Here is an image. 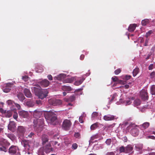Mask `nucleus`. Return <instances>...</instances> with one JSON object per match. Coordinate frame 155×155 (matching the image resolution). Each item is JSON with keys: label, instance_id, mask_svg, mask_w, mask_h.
<instances>
[{"label": "nucleus", "instance_id": "obj_1", "mask_svg": "<svg viewBox=\"0 0 155 155\" xmlns=\"http://www.w3.org/2000/svg\"><path fill=\"white\" fill-rule=\"evenodd\" d=\"M46 112L44 114L45 119L51 124L55 125L57 122L56 114L52 111H46Z\"/></svg>", "mask_w": 155, "mask_h": 155}, {"label": "nucleus", "instance_id": "obj_2", "mask_svg": "<svg viewBox=\"0 0 155 155\" xmlns=\"http://www.w3.org/2000/svg\"><path fill=\"white\" fill-rule=\"evenodd\" d=\"M44 120L43 119L34 120L33 121V126L35 129L37 133L40 132L43 130L44 125Z\"/></svg>", "mask_w": 155, "mask_h": 155}, {"label": "nucleus", "instance_id": "obj_3", "mask_svg": "<svg viewBox=\"0 0 155 155\" xmlns=\"http://www.w3.org/2000/svg\"><path fill=\"white\" fill-rule=\"evenodd\" d=\"M138 127L134 124L131 123L127 127V129L128 132H130L132 135L135 137L138 134L139 131Z\"/></svg>", "mask_w": 155, "mask_h": 155}, {"label": "nucleus", "instance_id": "obj_4", "mask_svg": "<svg viewBox=\"0 0 155 155\" xmlns=\"http://www.w3.org/2000/svg\"><path fill=\"white\" fill-rule=\"evenodd\" d=\"M131 76L128 75H125L122 77V78L124 81H121L120 82V84L122 85L121 86H120L119 87L123 88L126 89H127L129 87V84H130V82L126 81L130 79Z\"/></svg>", "mask_w": 155, "mask_h": 155}, {"label": "nucleus", "instance_id": "obj_5", "mask_svg": "<svg viewBox=\"0 0 155 155\" xmlns=\"http://www.w3.org/2000/svg\"><path fill=\"white\" fill-rule=\"evenodd\" d=\"M133 97H126L125 100H123L121 98H120L119 101H117L116 104L117 105L123 104L124 105L127 106L130 104L132 102V101L134 100Z\"/></svg>", "mask_w": 155, "mask_h": 155}, {"label": "nucleus", "instance_id": "obj_6", "mask_svg": "<svg viewBox=\"0 0 155 155\" xmlns=\"http://www.w3.org/2000/svg\"><path fill=\"white\" fill-rule=\"evenodd\" d=\"M71 124L70 120L67 119L65 120L63 122L62 127L64 130H69L71 127Z\"/></svg>", "mask_w": 155, "mask_h": 155}, {"label": "nucleus", "instance_id": "obj_7", "mask_svg": "<svg viewBox=\"0 0 155 155\" xmlns=\"http://www.w3.org/2000/svg\"><path fill=\"white\" fill-rule=\"evenodd\" d=\"M48 92L47 89L41 90L37 95L38 98L41 99H43L45 98L47 96Z\"/></svg>", "mask_w": 155, "mask_h": 155}, {"label": "nucleus", "instance_id": "obj_8", "mask_svg": "<svg viewBox=\"0 0 155 155\" xmlns=\"http://www.w3.org/2000/svg\"><path fill=\"white\" fill-rule=\"evenodd\" d=\"M40 148H43V151L44 150L47 153H49L53 150V149L52 148L51 146L50 143L45 145H44L42 147Z\"/></svg>", "mask_w": 155, "mask_h": 155}, {"label": "nucleus", "instance_id": "obj_9", "mask_svg": "<svg viewBox=\"0 0 155 155\" xmlns=\"http://www.w3.org/2000/svg\"><path fill=\"white\" fill-rule=\"evenodd\" d=\"M140 94L142 99L143 100H147L148 99V97L147 95V90L142 89L140 92Z\"/></svg>", "mask_w": 155, "mask_h": 155}, {"label": "nucleus", "instance_id": "obj_10", "mask_svg": "<svg viewBox=\"0 0 155 155\" xmlns=\"http://www.w3.org/2000/svg\"><path fill=\"white\" fill-rule=\"evenodd\" d=\"M48 102L54 106L59 105L61 103V101L58 99H50L48 101Z\"/></svg>", "mask_w": 155, "mask_h": 155}, {"label": "nucleus", "instance_id": "obj_11", "mask_svg": "<svg viewBox=\"0 0 155 155\" xmlns=\"http://www.w3.org/2000/svg\"><path fill=\"white\" fill-rule=\"evenodd\" d=\"M26 151H29L30 150V146L29 144V141L28 140H22L21 142Z\"/></svg>", "mask_w": 155, "mask_h": 155}, {"label": "nucleus", "instance_id": "obj_12", "mask_svg": "<svg viewBox=\"0 0 155 155\" xmlns=\"http://www.w3.org/2000/svg\"><path fill=\"white\" fill-rule=\"evenodd\" d=\"M25 128L22 126H19L18 127L17 133L21 136H23L25 131Z\"/></svg>", "mask_w": 155, "mask_h": 155}, {"label": "nucleus", "instance_id": "obj_13", "mask_svg": "<svg viewBox=\"0 0 155 155\" xmlns=\"http://www.w3.org/2000/svg\"><path fill=\"white\" fill-rule=\"evenodd\" d=\"M42 113L41 111L37 109L34 111L33 114L35 118L38 119L42 115Z\"/></svg>", "mask_w": 155, "mask_h": 155}, {"label": "nucleus", "instance_id": "obj_14", "mask_svg": "<svg viewBox=\"0 0 155 155\" xmlns=\"http://www.w3.org/2000/svg\"><path fill=\"white\" fill-rule=\"evenodd\" d=\"M101 114L96 112H93L91 115V119L92 120L95 118L100 120L101 118Z\"/></svg>", "mask_w": 155, "mask_h": 155}, {"label": "nucleus", "instance_id": "obj_15", "mask_svg": "<svg viewBox=\"0 0 155 155\" xmlns=\"http://www.w3.org/2000/svg\"><path fill=\"white\" fill-rule=\"evenodd\" d=\"M18 114L20 117L23 118H27L28 116V112L25 110L19 111Z\"/></svg>", "mask_w": 155, "mask_h": 155}, {"label": "nucleus", "instance_id": "obj_16", "mask_svg": "<svg viewBox=\"0 0 155 155\" xmlns=\"http://www.w3.org/2000/svg\"><path fill=\"white\" fill-rule=\"evenodd\" d=\"M90 73L86 74H84L81 77L78 78V85L81 84L85 79L86 76H88L90 74Z\"/></svg>", "mask_w": 155, "mask_h": 155}, {"label": "nucleus", "instance_id": "obj_17", "mask_svg": "<svg viewBox=\"0 0 155 155\" xmlns=\"http://www.w3.org/2000/svg\"><path fill=\"white\" fill-rule=\"evenodd\" d=\"M49 82L47 79H44L41 81L40 83V84L42 87H48L49 84Z\"/></svg>", "mask_w": 155, "mask_h": 155}, {"label": "nucleus", "instance_id": "obj_18", "mask_svg": "<svg viewBox=\"0 0 155 155\" xmlns=\"http://www.w3.org/2000/svg\"><path fill=\"white\" fill-rule=\"evenodd\" d=\"M18 147L16 146L12 145L9 149V153L11 154H14L16 153Z\"/></svg>", "mask_w": 155, "mask_h": 155}, {"label": "nucleus", "instance_id": "obj_19", "mask_svg": "<svg viewBox=\"0 0 155 155\" xmlns=\"http://www.w3.org/2000/svg\"><path fill=\"white\" fill-rule=\"evenodd\" d=\"M16 127L15 123L14 121H10L8 126V129L13 131Z\"/></svg>", "mask_w": 155, "mask_h": 155}, {"label": "nucleus", "instance_id": "obj_20", "mask_svg": "<svg viewBox=\"0 0 155 155\" xmlns=\"http://www.w3.org/2000/svg\"><path fill=\"white\" fill-rule=\"evenodd\" d=\"M104 119L106 121L112 120L115 119V116L110 114H107L104 116Z\"/></svg>", "mask_w": 155, "mask_h": 155}, {"label": "nucleus", "instance_id": "obj_21", "mask_svg": "<svg viewBox=\"0 0 155 155\" xmlns=\"http://www.w3.org/2000/svg\"><path fill=\"white\" fill-rule=\"evenodd\" d=\"M0 145L5 147H8L10 145V143L8 142L5 139H2L0 140Z\"/></svg>", "mask_w": 155, "mask_h": 155}, {"label": "nucleus", "instance_id": "obj_22", "mask_svg": "<svg viewBox=\"0 0 155 155\" xmlns=\"http://www.w3.org/2000/svg\"><path fill=\"white\" fill-rule=\"evenodd\" d=\"M41 140L42 141V144L43 145L48 140V137L46 134H43L41 137Z\"/></svg>", "mask_w": 155, "mask_h": 155}, {"label": "nucleus", "instance_id": "obj_23", "mask_svg": "<svg viewBox=\"0 0 155 155\" xmlns=\"http://www.w3.org/2000/svg\"><path fill=\"white\" fill-rule=\"evenodd\" d=\"M135 148L136 151L140 152L142 150L143 145L142 144H134Z\"/></svg>", "mask_w": 155, "mask_h": 155}, {"label": "nucleus", "instance_id": "obj_24", "mask_svg": "<svg viewBox=\"0 0 155 155\" xmlns=\"http://www.w3.org/2000/svg\"><path fill=\"white\" fill-rule=\"evenodd\" d=\"M133 152V147L131 145H128L125 147L126 153H132Z\"/></svg>", "mask_w": 155, "mask_h": 155}, {"label": "nucleus", "instance_id": "obj_25", "mask_svg": "<svg viewBox=\"0 0 155 155\" xmlns=\"http://www.w3.org/2000/svg\"><path fill=\"white\" fill-rule=\"evenodd\" d=\"M25 95L27 97L30 98L32 97V94L30 91L27 88H25L23 91Z\"/></svg>", "mask_w": 155, "mask_h": 155}, {"label": "nucleus", "instance_id": "obj_26", "mask_svg": "<svg viewBox=\"0 0 155 155\" xmlns=\"http://www.w3.org/2000/svg\"><path fill=\"white\" fill-rule=\"evenodd\" d=\"M66 75L64 74H61L58 76L57 77H55L54 78L55 79L58 80H62L66 77Z\"/></svg>", "mask_w": 155, "mask_h": 155}, {"label": "nucleus", "instance_id": "obj_27", "mask_svg": "<svg viewBox=\"0 0 155 155\" xmlns=\"http://www.w3.org/2000/svg\"><path fill=\"white\" fill-rule=\"evenodd\" d=\"M136 26L137 25L135 24H130L128 28V31L130 32L134 31L135 29Z\"/></svg>", "mask_w": 155, "mask_h": 155}, {"label": "nucleus", "instance_id": "obj_28", "mask_svg": "<svg viewBox=\"0 0 155 155\" xmlns=\"http://www.w3.org/2000/svg\"><path fill=\"white\" fill-rule=\"evenodd\" d=\"M62 89L63 91H71L72 90L71 87L66 85L62 86Z\"/></svg>", "mask_w": 155, "mask_h": 155}, {"label": "nucleus", "instance_id": "obj_29", "mask_svg": "<svg viewBox=\"0 0 155 155\" xmlns=\"http://www.w3.org/2000/svg\"><path fill=\"white\" fill-rule=\"evenodd\" d=\"M26 104L28 107H32L35 105V104L32 101H29L26 102Z\"/></svg>", "mask_w": 155, "mask_h": 155}, {"label": "nucleus", "instance_id": "obj_30", "mask_svg": "<svg viewBox=\"0 0 155 155\" xmlns=\"http://www.w3.org/2000/svg\"><path fill=\"white\" fill-rule=\"evenodd\" d=\"M17 97L21 101H23L25 98L23 94L22 93L18 94L17 95Z\"/></svg>", "mask_w": 155, "mask_h": 155}, {"label": "nucleus", "instance_id": "obj_31", "mask_svg": "<svg viewBox=\"0 0 155 155\" xmlns=\"http://www.w3.org/2000/svg\"><path fill=\"white\" fill-rule=\"evenodd\" d=\"M86 116V114L84 113L82 114L79 117V121L81 123H83L84 122V120Z\"/></svg>", "mask_w": 155, "mask_h": 155}, {"label": "nucleus", "instance_id": "obj_32", "mask_svg": "<svg viewBox=\"0 0 155 155\" xmlns=\"http://www.w3.org/2000/svg\"><path fill=\"white\" fill-rule=\"evenodd\" d=\"M75 97L74 96H71L68 98H65L64 100L67 102L73 101L74 100Z\"/></svg>", "mask_w": 155, "mask_h": 155}, {"label": "nucleus", "instance_id": "obj_33", "mask_svg": "<svg viewBox=\"0 0 155 155\" xmlns=\"http://www.w3.org/2000/svg\"><path fill=\"white\" fill-rule=\"evenodd\" d=\"M32 89H33L35 95L37 96L39 94V92L41 91L40 89L36 87H33Z\"/></svg>", "mask_w": 155, "mask_h": 155}, {"label": "nucleus", "instance_id": "obj_34", "mask_svg": "<svg viewBox=\"0 0 155 155\" xmlns=\"http://www.w3.org/2000/svg\"><path fill=\"white\" fill-rule=\"evenodd\" d=\"M149 23V20L147 19H145L142 20L141 24L143 26H146Z\"/></svg>", "mask_w": 155, "mask_h": 155}, {"label": "nucleus", "instance_id": "obj_35", "mask_svg": "<svg viewBox=\"0 0 155 155\" xmlns=\"http://www.w3.org/2000/svg\"><path fill=\"white\" fill-rule=\"evenodd\" d=\"M141 103L140 101L138 99L135 100L134 102V106H137L139 105Z\"/></svg>", "mask_w": 155, "mask_h": 155}, {"label": "nucleus", "instance_id": "obj_36", "mask_svg": "<svg viewBox=\"0 0 155 155\" xmlns=\"http://www.w3.org/2000/svg\"><path fill=\"white\" fill-rule=\"evenodd\" d=\"M150 93L152 95H155V85H154L151 86L150 87Z\"/></svg>", "mask_w": 155, "mask_h": 155}, {"label": "nucleus", "instance_id": "obj_37", "mask_svg": "<svg viewBox=\"0 0 155 155\" xmlns=\"http://www.w3.org/2000/svg\"><path fill=\"white\" fill-rule=\"evenodd\" d=\"M35 136V134L33 132H30L29 134L28 135L26 138H32L33 139L34 138Z\"/></svg>", "mask_w": 155, "mask_h": 155}, {"label": "nucleus", "instance_id": "obj_38", "mask_svg": "<svg viewBox=\"0 0 155 155\" xmlns=\"http://www.w3.org/2000/svg\"><path fill=\"white\" fill-rule=\"evenodd\" d=\"M12 115V112L11 111H6L5 114L6 117H10Z\"/></svg>", "mask_w": 155, "mask_h": 155}, {"label": "nucleus", "instance_id": "obj_39", "mask_svg": "<svg viewBox=\"0 0 155 155\" xmlns=\"http://www.w3.org/2000/svg\"><path fill=\"white\" fill-rule=\"evenodd\" d=\"M98 124L96 123L92 125L91 126V130H94L97 128L98 127Z\"/></svg>", "mask_w": 155, "mask_h": 155}, {"label": "nucleus", "instance_id": "obj_40", "mask_svg": "<svg viewBox=\"0 0 155 155\" xmlns=\"http://www.w3.org/2000/svg\"><path fill=\"white\" fill-rule=\"evenodd\" d=\"M38 155H45L43 151V148H40L38 152Z\"/></svg>", "mask_w": 155, "mask_h": 155}, {"label": "nucleus", "instance_id": "obj_41", "mask_svg": "<svg viewBox=\"0 0 155 155\" xmlns=\"http://www.w3.org/2000/svg\"><path fill=\"white\" fill-rule=\"evenodd\" d=\"M7 136L12 140H14L15 139V137L13 134H8Z\"/></svg>", "mask_w": 155, "mask_h": 155}, {"label": "nucleus", "instance_id": "obj_42", "mask_svg": "<svg viewBox=\"0 0 155 155\" xmlns=\"http://www.w3.org/2000/svg\"><path fill=\"white\" fill-rule=\"evenodd\" d=\"M139 72V68H135L133 70V75L134 77Z\"/></svg>", "mask_w": 155, "mask_h": 155}, {"label": "nucleus", "instance_id": "obj_43", "mask_svg": "<svg viewBox=\"0 0 155 155\" xmlns=\"http://www.w3.org/2000/svg\"><path fill=\"white\" fill-rule=\"evenodd\" d=\"M149 125L150 123L148 122H145L142 125L144 129H146L148 128L149 127Z\"/></svg>", "mask_w": 155, "mask_h": 155}, {"label": "nucleus", "instance_id": "obj_44", "mask_svg": "<svg viewBox=\"0 0 155 155\" xmlns=\"http://www.w3.org/2000/svg\"><path fill=\"white\" fill-rule=\"evenodd\" d=\"M3 90L4 92L5 93H8L10 91L11 88L5 87H3Z\"/></svg>", "mask_w": 155, "mask_h": 155}, {"label": "nucleus", "instance_id": "obj_45", "mask_svg": "<svg viewBox=\"0 0 155 155\" xmlns=\"http://www.w3.org/2000/svg\"><path fill=\"white\" fill-rule=\"evenodd\" d=\"M112 140L111 139H108L107 140L105 143L107 145H110L111 143Z\"/></svg>", "mask_w": 155, "mask_h": 155}, {"label": "nucleus", "instance_id": "obj_46", "mask_svg": "<svg viewBox=\"0 0 155 155\" xmlns=\"http://www.w3.org/2000/svg\"><path fill=\"white\" fill-rule=\"evenodd\" d=\"M119 151L120 153L125 152V147L124 148L123 147H120Z\"/></svg>", "mask_w": 155, "mask_h": 155}, {"label": "nucleus", "instance_id": "obj_47", "mask_svg": "<svg viewBox=\"0 0 155 155\" xmlns=\"http://www.w3.org/2000/svg\"><path fill=\"white\" fill-rule=\"evenodd\" d=\"M121 71V70L120 68H118L114 71V73L115 74L117 75L120 73Z\"/></svg>", "mask_w": 155, "mask_h": 155}, {"label": "nucleus", "instance_id": "obj_48", "mask_svg": "<svg viewBox=\"0 0 155 155\" xmlns=\"http://www.w3.org/2000/svg\"><path fill=\"white\" fill-rule=\"evenodd\" d=\"M153 32V30H151L147 32L146 33V38H147L150 34L152 33Z\"/></svg>", "mask_w": 155, "mask_h": 155}, {"label": "nucleus", "instance_id": "obj_49", "mask_svg": "<svg viewBox=\"0 0 155 155\" xmlns=\"http://www.w3.org/2000/svg\"><path fill=\"white\" fill-rule=\"evenodd\" d=\"M12 85H13V84L11 83H7L5 84V87H6L7 88H10L12 87Z\"/></svg>", "mask_w": 155, "mask_h": 155}, {"label": "nucleus", "instance_id": "obj_50", "mask_svg": "<svg viewBox=\"0 0 155 155\" xmlns=\"http://www.w3.org/2000/svg\"><path fill=\"white\" fill-rule=\"evenodd\" d=\"M0 150L6 152L7 151L6 148L5 146H2V147H0Z\"/></svg>", "mask_w": 155, "mask_h": 155}, {"label": "nucleus", "instance_id": "obj_51", "mask_svg": "<svg viewBox=\"0 0 155 155\" xmlns=\"http://www.w3.org/2000/svg\"><path fill=\"white\" fill-rule=\"evenodd\" d=\"M72 80L71 79H67L65 80L64 81V83H71L72 82Z\"/></svg>", "mask_w": 155, "mask_h": 155}, {"label": "nucleus", "instance_id": "obj_52", "mask_svg": "<svg viewBox=\"0 0 155 155\" xmlns=\"http://www.w3.org/2000/svg\"><path fill=\"white\" fill-rule=\"evenodd\" d=\"M84 87L83 86L81 88L78 89V95H81L82 94L83 92L81 91L83 89V87Z\"/></svg>", "mask_w": 155, "mask_h": 155}, {"label": "nucleus", "instance_id": "obj_53", "mask_svg": "<svg viewBox=\"0 0 155 155\" xmlns=\"http://www.w3.org/2000/svg\"><path fill=\"white\" fill-rule=\"evenodd\" d=\"M28 77L27 76L25 75L22 77V79L25 81H26L28 80Z\"/></svg>", "mask_w": 155, "mask_h": 155}, {"label": "nucleus", "instance_id": "obj_54", "mask_svg": "<svg viewBox=\"0 0 155 155\" xmlns=\"http://www.w3.org/2000/svg\"><path fill=\"white\" fill-rule=\"evenodd\" d=\"M78 147V145L76 143H74L72 146V149H76Z\"/></svg>", "mask_w": 155, "mask_h": 155}, {"label": "nucleus", "instance_id": "obj_55", "mask_svg": "<svg viewBox=\"0 0 155 155\" xmlns=\"http://www.w3.org/2000/svg\"><path fill=\"white\" fill-rule=\"evenodd\" d=\"M36 103L39 106L41 105L42 104L41 101L40 100H36Z\"/></svg>", "mask_w": 155, "mask_h": 155}, {"label": "nucleus", "instance_id": "obj_56", "mask_svg": "<svg viewBox=\"0 0 155 155\" xmlns=\"http://www.w3.org/2000/svg\"><path fill=\"white\" fill-rule=\"evenodd\" d=\"M117 94L116 93L114 94L112 96V98L111 99V101H113L114 100V99L117 97Z\"/></svg>", "mask_w": 155, "mask_h": 155}, {"label": "nucleus", "instance_id": "obj_57", "mask_svg": "<svg viewBox=\"0 0 155 155\" xmlns=\"http://www.w3.org/2000/svg\"><path fill=\"white\" fill-rule=\"evenodd\" d=\"M13 102L11 100H8L7 101L8 104L9 105H11L12 104Z\"/></svg>", "mask_w": 155, "mask_h": 155}, {"label": "nucleus", "instance_id": "obj_58", "mask_svg": "<svg viewBox=\"0 0 155 155\" xmlns=\"http://www.w3.org/2000/svg\"><path fill=\"white\" fill-rule=\"evenodd\" d=\"M112 79L114 81L116 82L118 80V78L117 77L114 76L112 77Z\"/></svg>", "mask_w": 155, "mask_h": 155}, {"label": "nucleus", "instance_id": "obj_59", "mask_svg": "<svg viewBox=\"0 0 155 155\" xmlns=\"http://www.w3.org/2000/svg\"><path fill=\"white\" fill-rule=\"evenodd\" d=\"M149 40V39L148 38H146V39L145 40V42L144 45V46H147V45Z\"/></svg>", "mask_w": 155, "mask_h": 155}, {"label": "nucleus", "instance_id": "obj_60", "mask_svg": "<svg viewBox=\"0 0 155 155\" xmlns=\"http://www.w3.org/2000/svg\"><path fill=\"white\" fill-rule=\"evenodd\" d=\"M47 77H48V79H49V80L50 81H51L53 79L52 77L51 76V74L48 75V76Z\"/></svg>", "mask_w": 155, "mask_h": 155}, {"label": "nucleus", "instance_id": "obj_61", "mask_svg": "<svg viewBox=\"0 0 155 155\" xmlns=\"http://www.w3.org/2000/svg\"><path fill=\"white\" fill-rule=\"evenodd\" d=\"M154 47H153L151 49L150 52V53H151L150 55L152 54L154 52Z\"/></svg>", "mask_w": 155, "mask_h": 155}, {"label": "nucleus", "instance_id": "obj_62", "mask_svg": "<svg viewBox=\"0 0 155 155\" xmlns=\"http://www.w3.org/2000/svg\"><path fill=\"white\" fill-rule=\"evenodd\" d=\"M155 75V73L154 72H153L151 73L150 74V77L152 78H154V76Z\"/></svg>", "mask_w": 155, "mask_h": 155}, {"label": "nucleus", "instance_id": "obj_63", "mask_svg": "<svg viewBox=\"0 0 155 155\" xmlns=\"http://www.w3.org/2000/svg\"><path fill=\"white\" fill-rule=\"evenodd\" d=\"M13 118L15 119H17V118H18V114L17 113H15L13 115Z\"/></svg>", "mask_w": 155, "mask_h": 155}, {"label": "nucleus", "instance_id": "obj_64", "mask_svg": "<svg viewBox=\"0 0 155 155\" xmlns=\"http://www.w3.org/2000/svg\"><path fill=\"white\" fill-rule=\"evenodd\" d=\"M107 155H114V153L113 152H108Z\"/></svg>", "mask_w": 155, "mask_h": 155}]
</instances>
